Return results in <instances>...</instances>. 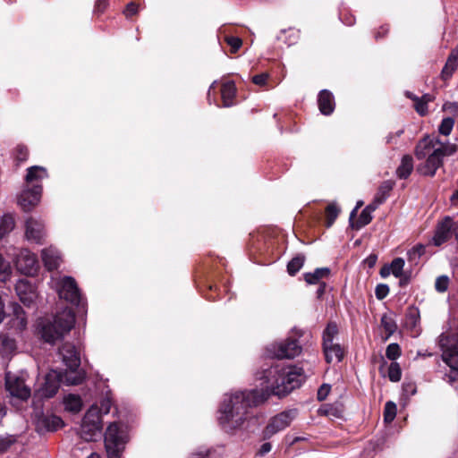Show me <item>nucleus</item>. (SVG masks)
I'll use <instances>...</instances> for the list:
<instances>
[{"mask_svg": "<svg viewBox=\"0 0 458 458\" xmlns=\"http://www.w3.org/2000/svg\"><path fill=\"white\" fill-rule=\"evenodd\" d=\"M404 260L402 258H395L390 264L391 273L397 278L403 275Z\"/></svg>", "mask_w": 458, "mask_h": 458, "instance_id": "obj_38", "label": "nucleus"}, {"mask_svg": "<svg viewBox=\"0 0 458 458\" xmlns=\"http://www.w3.org/2000/svg\"><path fill=\"white\" fill-rule=\"evenodd\" d=\"M340 212L339 208L335 204H329L326 208V226H332Z\"/></svg>", "mask_w": 458, "mask_h": 458, "instance_id": "obj_34", "label": "nucleus"}, {"mask_svg": "<svg viewBox=\"0 0 458 458\" xmlns=\"http://www.w3.org/2000/svg\"><path fill=\"white\" fill-rule=\"evenodd\" d=\"M297 416V410L284 411L272 417L262 431L263 439H269L275 434L285 429Z\"/></svg>", "mask_w": 458, "mask_h": 458, "instance_id": "obj_12", "label": "nucleus"}, {"mask_svg": "<svg viewBox=\"0 0 458 458\" xmlns=\"http://www.w3.org/2000/svg\"><path fill=\"white\" fill-rule=\"evenodd\" d=\"M47 177V172L43 166H31L27 170L25 177L27 186H32L34 184H40L44 179Z\"/></svg>", "mask_w": 458, "mask_h": 458, "instance_id": "obj_20", "label": "nucleus"}, {"mask_svg": "<svg viewBox=\"0 0 458 458\" xmlns=\"http://www.w3.org/2000/svg\"><path fill=\"white\" fill-rule=\"evenodd\" d=\"M129 439L128 428L123 423H111L105 433V447L108 458H120Z\"/></svg>", "mask_w": 458, "mask_h": 458, "instance_id": "obj_4", "label": "nucleus"}, {"mask_svg": "<svg viewBox=\"0 0 458 458\" xmlns=\"http://www.w3.org/2000/svg\"><path fill=\"white\" fill-rule=\"evenodd\" d=\"M330 274V270L327 267L317 268L312 273L304 274V279L309 284H316L321 283L322 278L327 277Z\"/></svg>", "mask_w": 458, "mask_h": 458, "instance_id": "obj_29", "label": "nucleus"}, {"mask_svg": "<svg viewBox=\"0 0 458 458\" xmlns=\"http://www.w3.org/2000/svg\"><path fill=\"white\" fill-rule=\"evenodd\" d=\"M64 404L66 411L71 412H78L82 407V401L80 395L69 394L64 398Z\"/></svg>", "mask_w": 458, "mask_h": 458, "instance_id": "obj_26", "label": "nucleus"}, {"mask_svg": "<svg viewBox=\"0 0 458 458\" xmlns=\"http://www.w3.org/2000/svg\"><path fill=\"white\" fill-rule=\"evenodd\" d=\"M29 151L28 148L24 146H18L16 148V158L22 162L25 161L28 157Z\"/></svg>", "mask_w": 458, "mask_h": 458, "instance_id": "obj_48", "label": "nucleus"}, {"mask_svg": "<svg viewBox=\"0 0 458 458\" xmlns=\"http://www.w3.org/2000/svg\"><path fill=\"white\" fill-rule=\"evenodd\" d=\"M75 315L73 311L65 308L52 318H42L38 320L37 331L41 338L50 344L63 339L73 327Z\"/></svg>", "mask_w": 458, "mask_h": 458, "instance_id": "obj_3", "label": "nucleus"}, {"mask_svg": "<svg viewBox=\"0 0 458 458\" xmlns=\"http://www.w3.org/2000/svg\"><path fill=\"white\" fill-rule=\"evenodd\" d=\"M449 277L447 276H440L436 279L435 289L438 293H445L448 289Z\"/></svg>", "mask_w": 458, "mask_h": 458, "instance_id": "obj_42", "label": "nucleus"}, {"mask_svg": "<svg viewBox=\"0 0 458 458\" xmlns=\"http://www.w3.org/2000/svg\"><path fill=\"white\" fill-rule=\"evenodd\" d=\"M440 345L442 347L443 360L449 366L450 373L446 375L447 382L458 386V334L452 337L441 335Z\"/></svg>", "mask_w": 458, "mask_h": 458, "instance_id": "obj_5", "label": "nucleus"}, {"mask_svg": "<svg viewBox=\"0 0 458 458\" xmlns=\"http://www.w3.org/2000/svg\"><path fill=\"white\" fill-rule=\"evenodd\" d=\"M15 291L20 301L27 307H30L38 298L35 287L27 279L18 280Z\"/></svg>", "mask_w": 458, "mask_h": 458, "instance_id": "obj_16", "label": "nucleus"}, {"mask_svg": "<svg viewBox=\"0 0 458 458\" xmlns=\"http://www.w3.org/2000/svg\"><path fill=\"white\" fill-rule=\"evenodd\" d=\"M301 352V346L295 339L271 344L266 347V355L276 359H293Z\"/></svg>", "mask_w": 458, "mask_h": 458, "instance_id": "obj_9", "label": "nucleus"}, {"mask_svg": "<svg viewBox=\"0 0 458 458\" xmlns=\"http://www.w3.org/2000/svg\"><path fill=\"white\" fill-rule=\"evenodd\" d=\"M329 391L330 386L328 385H322L318 391V399L320 401L326 399Z\"/></svg>", "mask_w": 458, "mask_h": 458, "instance_id": "obj_50", "label": "nucleus"}, {"mask_svg": "<svg viewBox=\"0 0 458 458\" xmlns=\"http://www.w3.org/2000/svg\"><path fill=\"white\" fill-rule=\"evenodd\" d=\"M87 458H101L99 454L96 453H90V454Z\"/></svg>", "mask_w": 458, "mask_h": 458, "instance_id": "obj_64", "label": "nucleus"}, {"mask_svg": "<svg viewBox=\"0 0 458 458\" xmlns=\"http://www.w3.org/2000/svg\"><path fill=\"white\" fill-rule=\"evenodd\" d=\"M111 406H112V402H111L110 398H108V397L103 398L100 402V407H98V409L100 410V413L102 415L109 413Z\"/></svg>", "mask_w": 458, "mask_h": 458, "instance_id": "obj_47", "label": "nucleus"}, {"mask_svg": "<svg viewBox=\"0 0 458 458\" xmlns=\"http://www.w3.org/2000/svg\"><path fill=\"white\" fill-rule=\"evenodd\" d=\"M271 448H272L271 444L268 442H266L261 445V446L259 450V454L263 456V455L267 454V453H269L271 451Z\"/></svg>", "mask_w": 458, "mask_h": 458, "instance_id": "obj_54", "label": "nucleus"}, {"mask_svg": "<svg viewBox=\"0 0 458 458\" xmlns=\"http://www.w3.org/2000/svg\"><path fill=\"white\" fill-rule=\"evenodd\" d=\"M138 5L134 3H130L127 4L124 13L127 17L132 16L138 12Z\"/></svg>", "mask_w": 458, "mask_h": 458, "instance_id": "obj_51", "label": "nucleus"}, {"mask_svg": "<svg viewBox=\"0 0 458 458\" xmlns=\"http://www.w3.org/2000/svg\"><path fill=\"white\" fill-rule=\"evenodd\" d=\"M89 423L82 420L80 430L81 437L86 442L94 441L100 435L102 429V427H98L97 424Z\"/></svg>", "mask_w": 458, "mask_h": 458, "instance_id": "obj_23", "label": "nucleus"}, {"mask_svg": "<svg viewBox=\"0 0 458 458\" xmlns=\"http://www.w3.org/2000/svg\"><path fill=\"white\" fill-rule=\"evenodd\" d=\"M41 194L42 185L27 186L20 194L18 203L24 211H30L39 203Z\"/></svg>", "mask_w": 458, "mask_h": 458, "instance_id": "obj_13", "label": "nucleus"}, {"mask_svg": "<svg viewBox=\"0 0 458 458\" xmlns=\"http://www.w3.org/2000/svg\"><path fill=\"white\" fill-rule=\"evenodd\" d=\"M448 109H450L453 113L458 114V102L449 103Z\"/></svg>", "mask_w": 458, "mask_h": 458, "instance_id": "obj_57", "label": "nucleus"}, {"mask_svg": "<svg viewBox=\"0 0 458 458\" xmlns=\"http://www.w3.org/2000/svg\"><path fill=\"white\" fill-rule=\"evenodd\" d=\"M393 189V183L389 181L384 182L378 188L373 200V204L378 207L386 201L388 198L390 191Z\"/></svg>", "mask_w": 458, "mask_h": 458, "instance_id": "obj_27", "label": "nucleus"}, {"mask_svg": "<svg viewBox=\"0 0 458 458\" xmlns=\"http://www.w3.org/2000/svg\"><path fill=\"white\" fill-rule=\"evenodd\" d=\"M225 41L230 46L231 51L233 53H236L240 49L242 45V39L240 38H237V37L226 36L225 37Z\"/></svg>", "mask_w": 458, "mask_h": 458, "instance_id": "obj_44", "label": "nucleus"}, {"mask_svg": "<svg viewBox=\"0 0 458 458\" xmlns=\"http://www.w3.org/2000/svg\"><path fill=\"white\" fill-rule=\"evenodd\" d=\"M388 31V28L386 27H381L380 30L376 34V38H382L385 34H386Z\"/></svg>", "mask_w": 458, "mask_h": 458, "instance_id": "obj_58", "label": "nucleus"}, {"mask_svg": "<svg viewBox=\"0 0 458 458\" xmlns=\"http://www.w3.org/2000/svg\"><path fill=\"white\" fill-rule=\"evenodd\" d=\"M101 416L100 410L97 404H93L87 411L82 420L86 422H89V424H97L98 427H102L101 424Z\"/></svg>", "mask_w": 458, "mask_h": 458, "instance_id": "obj_30", "label": "nucleus"}, {"mask_svg": "<svg viewBox=\"0 0 458 458\" xmlns=\"http://www.w3.org/2000/svg\"><path fill=\"white\" fill-rule=\"evenodd\" d=\"M381 325L388 335H391L396 330V324L391 318L387 316L382 317Z\"/></svg>", "mask_w": 458, "mask_h": 458, "instance_id": "obj_41", "label": "nucleus"}, {"mask_svg": "<svg viewBox=\"0 0 458 458\" xmlns=\"http://www.w3.org/2000/svg\"><path fill=\"white\" fill-rule=\"evenodd\" d=\"M217 84V81H214L212 84L210 85L208 91V101L209 104L212 103V101L216 104V106H220L218 104H216V98L214 97L212 99V92L215 90L216 86Z\"/></svg>", "mask_w": 458, "mask_h": 458, "instance_id": "obj_52", "label": "nucleus"}, {"mask_svg": "<svg viewBox=\"0 0 458 458\" xmlns=\"http://www.w3.org/2000/svg\"><path fill=\"white\" fill-rule=\"evenodd\" d=\"M221 98L224 107H230L234 105L236 96V87L233 81H228L221 85Z\"/></svg>", "mask_w": 458, "mask_h": 458, "instance_id": "obj_21", "label": "nucleus"}, {"mask_svg": "<svg viewBox=\"0 0 458 458\" xmlns=\"http://www.w3.org/2000/svg\"><path fill=\"white\" fill-rule=\"evenodd\" d=\"M305 258L298 255L292 259L287 265V271L291 276L295 275L303 266Z\"/></svg>", "mask_w": 458, "mask_h": 458, "instance_id": "obj_35", "label": "nucleus"}, {"mask_svg": "<svg viewBox=\"0 0 458 458\" xmlns=\"http://www.w3.org/2000/svg\"><path fill=\"white\" fill-rule=\"evenodd\" d=\"M14 218L11 214H5L0 221V237L3 238L9 234L14 228Z\"/></svg>", "mask_w": 458, "mask_h": 458, "instance_id": "obj_31", "label": "nucleus"}, {"mask_svg": "<svg viewBox=\"0 0 458 458\" xmlns=\"http://www.w3.org/2000/svg\"><path fill=\"white\" fill-rule=\"evenodd\" d=\"M64 423L60 417L55 415H43L38 421V428L47 431H55L63 427Z\"/></svg>", "mask_w": 458, "mask_h": 458, "instance_id": "obj_22", "label": "nucleus"}, {"mask_svg": "<svg viewBox=\"0 0 458 458\" xmlns=\"http://www.w3.org/2000/svg\"><path fill=\"white\" fill-rule=\"evenodd\" d=\"M391 273V269L390 267H383L381 270H380V275L385 277L386 276H388L389 274Z\"/></svg>", "mask_w": 458, "mask_h": 458, "instance_id": "obj_60", "label": "nucleus"}, {"mask_svg": "<svg viewBox=\"0 0 458 458\" xmlns=\"http://www.w3.org/2000/svg\"><path fill=\"white\" fill-rule=\"evenodd\" d=\"M454 143L442 142L437 138L425 137L416 146L415 156L417 159L423 160L417 171L427 176H433L443 165V158L454 155L457 151Z\"/></svg>", "mask_w": 458, "mask_h": 458, "instance_id": "obj_2", "label": "nucleus"}, {"mask_svg": "<svg viewBox=\"0 0 458 458\" xmlns=\"http://www.w3.org/2000/svg\"><path fill=\"white\" fill-rule=\"evenodd\" d=\"M47 233L42 220L29 217L25 223V237L28 241L37 244H42Z\"/></svg>", "mask_w": 458, "mask_h": 458, "instance_id": "obj_14", "label": "nucleus"}, {"mask_svg": "<svg viewBox=\"0 0 458 458\" xmlns=\"http://www.w3.org/2000/svg\"><path fill=\"white\" fill-rule=\"evenodd\" d=\"M396 404L391 401L387 402L384 410V420L386 422H392L396 416Z\"/></svg>", "mask_w": 458, "mask_h": 458, "instance_id": "obj_36", "label": "nucleus"}, {"mask_svg": "<svg viewBox=\"0 0 458 458\" xmlns=\"http://www.w3.org/2000/svg\"><path fill=\"white\" fill-rule=\"evenodd\" d=\"M0 344L6 347L8 350H11L14 347L13 341L7 337L0 336Z\"/></svg>", "mask_w": 458, "mask_h": 458, "instance_id": "obj_53", "label": "nucleus"}, {"mask_svg": "<svg viewBox=\"0 0 458 458\" xmlns=\"http://www.w3.org/2000/svg\"><path fill=\"white\" fill-rule=\"evenodd\" d=\"M425 253V246L417 244L407 252L408 261L412 264H417L420 258Z\"/></svg>", "mask_w": 458, "mask_h": 458, "instance_id": "obj_33", "label": "nucleus"}, {"mask_svg": "<svg viewBox=\"0 0 458 458\" xmlns=\"http://www.w3.org/2000/svg\"><path fill=\"white\" fill-rule=\"evenodd\" d=\"M51 286L58 293L60 299L77 307H84V301L75 280L72 276H52Z\"/></svg>", "mask_w": 458, "mask_h": 458, "instance_id": "obj_6", "label": "nucleus"}, {"mask_svg": "<svg viewBox=\"0 0 458 458\" xmlns=\"http://www.w3.org/2000/svg\"><path fill=\"white\" fill-rule=\"evenodd\" d=\"M59 353L62 356L63 362L71 370V373L66 375L65 377L67 384L72 386L81 384L84 379V376L81 373H74L81 365L80 354L75 346L65 343L59 349Z\"/></svg>", "mask_w": 458, "mask_h": 458, "instance_id": "obj_8", "label": "nucleus"}, {"mask_svg": "<svg viewBox=\"0 0 458 458\" xmlns=\"http://www.w3.org/2000/svg\"><path fill=\"white\" fill-rule=\"evenodd\" d=\"M14 442L12 437H0V454L4 453Z\"/></svg>", "mask_w": 458, "mask_h": 458, "instance_id": "obj_46", "label": "nucleus"}, {"mask_svg": "<svg viewBox=\"0 0 458 458\" xmlns=\"http://www.w3.org/2000/svg\"><path fill=\"white\" fill-rule=\"evenodd\" d=\"M454 125V120L451 117L444 118L439 125L438 131L441 134L448 136Z\"/></svg>", "mask_w": 458, "mask_h": 458, "instance_id": "obj_39", "label": "nucleus"}, {"mask_svg": "<svg viewBox=\"0 0 458 458\" xmlns=\"http://www.w3.org/2000/svg\"><path fill=\"white\" fill-rule=\"evenodd\" d=\"M208 450H201L199 452L193 453L191 458H208Z\"/></svg>", "mask_w": 458, "mask_h": 458, "instance_id": "obj_55", "label": "nucleus"}, {"mask_svg": "<svg viewBox=\"0 0 458 458\" xmlns=\"http://www.w3.org/2000/svg\"><path fill=\"white\" fill-rule=\"evenodd\" d=\"M354 22V19L352 17L348 18L346 21H344L348 26L352 25Z\"/></svg>", "mask_w": 458, "mask_h": 458, "instance_id": "obj_63", "label": "nucleus"}, {"mask_svg": "<svg viewBox=\"0 0 458 458\" xmlns=\"http://www.w3.org/2000/svg\"><path fill=\"white\" fill-rule=\"evenodd\" d=\"M395 136L393 132L389 133L386 138V144H392L395 143Z\"/></svg>", "mask_w": 458, "mask_h": 458, "instance_id": "obj_59", "label": "nucleus"}, {"mask_svg": "<svg viewBox=\"0 0 458 458\" xmlns=\"http://www.w3.org/2000/svg\"><path fill=\"white\" fill-rule=\"evenodd\" d=\"M451 200L453 203L458 202V190L454 192V194L451 197Z\"/></svg>", "mask_w": 458, "mask_h": 458, "instance_id": "obj_62", "label": "nucleus"}, {"mask_svg": "<svg viewBox=\"0 0 458 458\" xmlns=\"http://www.w3.org/2000/svg\"><path fill=\"white\" fill-rule=\"evenodd\" d=\"M413 169V160L411 156H404L402 158L401 165L396 170L397 176L401 179H406Z\"/></svg>", "mask_w": 458, "mask_h": 458, "instance_id": "obj_28", "label": "nucleus"}, {"mask_svg": "<svg viewBox=\"0 0 458 458\" xmlns=\"http://www.w3.org/2000/svg\"><path fill=\"white\" fill-rule=\"evenodd\" d=\"M41 259L48 271L57 269L63 261L60 251L54 246H49L41 250Z\"/></svg>", "mask_w": 458, "mask_h": 458, "instance_id": "obj_18", "label": "nucleus"}, {"mask_svg": "<svg viewBox=\"0 0 458 458\" xmlns=\"http://www.w3.org/2000/svg\"><path fill=\"white\" fill-rule=\"evenodd\" d=\"M458 67V49H454L452 50V52L450 53L447 60H446V63L444 66V68L442 69V72H441V76L444 80H447L449 79L454 72L457 69Z\"/></svg>", "mask_w": 458, "mask_h": 458, "instance_id": "obj_24", "label": "nucleus"}, {"mask_svg": "<svg viewBox=\"0 0 458 458\" xmlns=\"http://www.w3.org/2000/svg\"><path fill=\"white\" fill-rule=\"evenodd\" d=\"M60 375L53 370L45 377L43 385L37 391V394L43 398H51L58 391L60 386Z\"/></svg>", "mask_w": 458, "mask_h": 458, "instance_id": "obj_17", "label": "nucleus"}, {"mask_svg": "<svg viewBox=\"0 0 458 458\" xmlns=\"http://www.w3.org/2000/svg\"><path fill=\"white\" fill-rule=\"evenodd\" d=\"M106 0H98V1L97 7L98 9H103L106 7Z\"/></svg>", "mask_w": 458, "mask_h": 458, "instance_id": "obj_61", "label": "nucleus"}, {"mask_svg": "<svg viewBox=\"0 0 458 458\" xmlns=\"http://www.w3.org/2000/svg\"><path fill=\"white\" fill-rule=\"evenodd\" d=\"M268 79V74L267 72H263L260 74H257L252 77V81L256 85L264 86Z\"/></svg>", "mask_w": 458, "mask_h": 458, "instance_id": "obj_49", "label": "nucleus"}, {"mask_svg": "<svg viewBox=\"0 0 458 458\" xmlns=\"http://www.w3.org/2000/svg\"><path fill=\"white\" fill-rule=\"evenodd\" d=\"M386 355L389 360H396L401 355L400 346L397 344H390L386 347Z\"/></svg>", "mask_w": 458, "mask_h": 458, "instance_id": "obj_43", "label": "nucleus"}, {"mask_svg": "<svg viewBox=\"0 0 458 458\" xmlns=\"http://www.w3.org/2000/svg\"><path fill=\"white\" fill-rule=\"evenodd\" d=\"M26 377L27 374L22 371L18 374L12 372L5 374V386L11 395L21 400H27L30 397L31 390L26 385Z\"/></svg>", "mask_w": 458, "mask_h": 458, "instance_id": "obj_11", "label": "nucleus"}, {"mask_svg": "<svg viewBox=\"0 0 458 458\" xmlns=\"http://www.w3.org/2000/svg\"><path fill=\"white\" fill-rule=\"evenodd\" d=\"M261 389L225 394L218 410L217 420L226 432L241 428L249 419L250 409L267 400L271 394L285 395L299 387L305 379L302 368L272 365L263 372Z\"/></svg>", "mask_w": 458, "mask_h": 458, "instance_id": "obj_1", "label": "nucleus"}, {"mask_svg": "<svg viewBox=\"0 0 458 458\" xmlns=\"http://www.w3.org/2000/svg\"><path fill=\"white\" fill-rule=\"evenodd\" d=\"M319 287L317 291V294H318V297L320 298L323 293H325V289H326V283L322 282V283H319Z\"/></svg>", "mask_w": 458, "mask_h": 458, "instance_id": "obj_56", "label": "nucleus"}, {"mask_svg": "<svg viewBox=\"0 0 458 458\" xmlns=\"http://www.w3.org/2000/svg\"><path fill=\"white\" fill-rule=\"evenodd\" d=\"M318 104L320 112L325 115L331 114L335 110L334 96L327 89H323L319 92Z\"/></svg>", "mask_w": 458, "mask_h": 458, "instance_id": "obj_19", "label": "nucleus"}, {"mask_svg": "<svg viewBox=\"0 0 458 458\" xmlns=\"http://www.w3.org/2000/svg\"><path fill=\"white\" fill-rule=\"evenodd\" d=\"M454 218L445 216L443 220L438 222L435 234L432 238V242L436 246H440L447 242L452 235H454Z\"/></svg>", "mask_w": 458, "mask_h": 458, "instance_id": "obj_15", "label": "nucleus"}, {"mask_svg": "<svg viewBox=\"0 0 458 458\" xmlns=\"http://www.w3.org/2000/svg\"><path fill=\"white\" fill-rule=\"evenodd\" d=\"M389 293V287L387 284H379L376 286L375 295L377 300L385 299Z\"/></svg>", "mask_w": 458, "mask_h": 458, "instance_id": "obj_45", "label": "nucleus"}, {"mask_svg": "<svg viewBox=\"0 0 458 458\" xmlns=\"http://www.w3.org/2000/svg\"><path fill=\"white\" fill-rule=\"evenodd\" d=\"M13 314L15 316V320L17 321V327L20 329H24L27 325V319L22 308L18 304L14 305Z\"/></svg>", "mask_w": 458, "mask_h": 458, "instance_id": "obj_37", "label": "nucleus"}, {"mask_svg": "<svg viewBox=\"0 0 458 458\" xmlns=\"http://www.w3.org/2000/svg\"><path fill=\"white\" fill-rule=\"evenodd\" d=\"M377 205L369 204L360 213L357 222H356V227L360 228L363 227L370 223L372 220L371 213L377 208Z\"/></svg>", "mask_w": 458, "mask_h": 458, "instance_id": "obj_32", "label": "nucleus"}, {"mask_svg": "<svg viewBox=\"0 0 458 458\" xmlns=\"http://www.w3.org/2000/svg\"><path fill=\"white\" fill-rule=\"evenodd\" d=\"M402 371L398 363L392 362L388 368V377L392 382H398L401 379Z\"/></svg>", "mask_w": 458, "mask_h": 458, "instance_id": "obj_40", "label": "nucleus"}, {"mask_svg": "<svg viewBox=\"0 0 458 458\" xmlns=\"http://www.w3.org/2000/svg\"><path fill=\"white\" fill-rule=\"evenodd\" d=\"M13 257L17 270L26 276H34L39 268L37 256L28 249L19 250L17 253H8Z\"/></svg>", "mask_w": 458, "mask_h": 458, "instance_id": "obj_10", "label": "nucleus"}, {"mask_svg": "<svg viewBox=\"0 0 458 458\" xmlns=\"http://www.w3.org/2000/svg\"><path fill=\"white\" fill-rule=\"evenodd\" d=\"M338 333V326L334 321L328 322L323 331L322 346L327 363H338L344 359V352L343 347L338 343H335Z\"/></svg>", "mask_w": 458, "mask_h": 458, "instance_id": "obj_7", "label": "nucleus"}, {"mask_svg": "<svg viewBox=\"0 0 458 458\" xmlns=\"http://www.w3.org/2000/svg\"><path fill=\"white\" fill-rule=\"evenodd\" d=\"M406 95L409 98L412 99L414 101V107L416 111L420 114L424 115L428 112V106L427 104L432 100V98L430 95L426 94L422 96L421 98H419L415 95H413L411 92H406Z\"/></svg>", "mask_w": 458, "mask_h": 458, "instance_id": "obj_25", "label": "nucleus"}]
</instances>
